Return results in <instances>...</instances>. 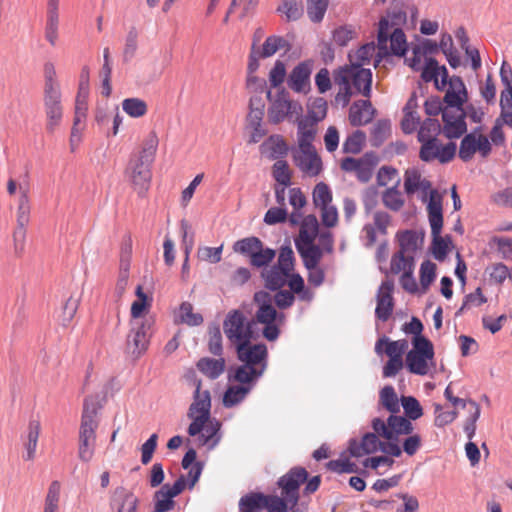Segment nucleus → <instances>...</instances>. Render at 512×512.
<instances>
[{
    "instance_id": "obj_1",
    "label": "nucleus",
    "mask_w": 512,
    "mask_h": 512,
    "mask_svg": "<svg viewBox=\"0 0 512 512\" xmlns=\"http://www.w3.org/2000/svg\"><path fill=\"white\" fill-rule=\"evenodd\" d=\"M407 16L402 10H393L383 16L378 24L377 46L374 42L362 45L358 50L350 52L348 57L350 64L363 67L374 58V66L377 67L382 58L390 54L403 56L408 48L406 36L402 26L406 23Z\"/></svg>"
},
{
    "instance_id": "obj_2",
    "label": "nucleus",
    "mask_w": 512,
    "mask_h": 512,
    "mask_svg": "<svg viewBox=\"0 0 512 512\" xmlns=\"http://www.w3.org/2000/svg\"><path fill=\"white\" fill-rule=\"evenodd\" d=\"M295 270V256L290 245L282 246L279 250L277 263L264 268L261 277L269 290H279L288 285L301 301L309 302L313 293L305 287L304 279Z\"/></svg>"
},
{
    "instance_id": "obj_3",
    "label": "nucleus",
    "mask_w": 512,
    "mask_h": 512,
    "mask_svg": "<svg viewBox=\"0 0 512 512\" xmlns=\"http://www.w3.org/2000/svg\"><path fill=\"white\" fill-rule=\"evenodd\" d=\"M158 141L152 135L145 141L141 150L133 154L124 170V177L139 197L148 192L152 180V164L154 162Z\"/></svg>"
},
{
    "instance_id": "obj_4",
    "label": "nucleus",
    "mask_w": 512,
    "mask_h": 512,
    "mask_svg": "<svg viewBox=\"0 0 512 512\" xmlns=\"http://www.w3.org/2000/svg\"><path fill=\"white\" fill-rule=\"evenodd\" d=\"M334 83L339 87L335 103L345 107L354 93L371 96L372 71L357 65H344L334 72Z\"/></svg>"
},
{
    "instance_id": "obj_5",
    "label": "nucleus",
    "mask_w": 512,
    "mask_h": 512,
    "mask_svg": "<svg viewBox=\"0 0 512 512\" xmlns=\"http://www.w3.org/2000/svg\"><path fill=\"white\" fill-rule=\"evenodd\" d=\"M237 358L242 363L235 369L230 379L238 383L256 382L267 368L268 351L265 344H243L235 348Z\"/></svg>"
},
{
    "instance_id": "obj_6",
    "label": "nucleus",
    "mask_w": 512,
    "mask_h": 512,
    "mask_svg": "<svg viewBox=\"0 0 512 512\" xmlns=\"http://www.w3.org/2000/svg\"><path fill=\"white\" fill-rule=\"evenodd\" d=\"M43 72V105L46 116V130L53 133L63 118L62 93L54 64L46 62Z\"/></svg>"
},
{
    "instance_id": "obj_7",
    "label": "nucleus",
    "mask_w": 512,
    "mask_h": 512,
    "mask_svg": "<svg viewBox=\"0 0 512 512\" xmlns=\"http://www.w3.org/2000/svg\"><path fill=\"white\" fill-rule=\"evenodd\" d=\"M7 191L9 195L16 196L17 203V227L13 233L14 250L17 255H21L25 248L26 226L30 221L31 205H30V183L26 176L22 182L16 183L10 179L7 183Z\"/></svg>"
},
{
    "instance_id": "obj_8",
    "label": "nucleus",
    "mask_w": 512,
    "mask_h": 512,
    "mask_svg": "<svg viewBox=\"0 0 512 512\" xmlns=\"http://www.w3.org/2000/svg\"><path fill=\"white\" fill-rule=\"evenodd\" d=\"M253 325L254 321L249 320L243 311L233 309L227 313L223 321V332L229 344L235 349L256 339Z\"/></svg>"
},
{
    "instance_id": "obj_9",
    "label": "nucleus",
    "mask_w": 512,
    "mask_h": 512,
    "mask_svg": "<svg viewBox=\"0 0 512 512\" xmlns=\"http://www.w3.org/2000/svg\"><path fill=\"white\" fill-rule=\"evenodd\" d=\"M405 364L409 372L427 375L434 367V347L426 337L412 339V349L406 354Z\"/></svg>"
},
{
    "instance_id": "obj_10",
    "label": "nucleus",
    "mask_w": 512,
    "mask_h": 512,
    "mask_svg": "<svg viewBox=\"0 0 512 512\" xmlns=\"http://www.w3.org/2000/svg\"><path fill=\"white\" fill-rule=\"evenodd\" d=\"M211 408V397L208 390H201V382L197 381L194 400L190 405L188 417L192 419L188 427V434L196 436L201 433L203 424L208 422Z\"/></svg>"
},
{
    "instance_id": "obj_11",
    "label": "nucleus",
    "mask_w": 512,
    "mask_h": 512,
    "mask_svg": "<svg viewBox=\"0 0 512 512\" xmlns=\"http://www.w3.org/2000/svg\"><path fill=\"white\" fill-rule=\"evenodd\" d=\"M404 191L408 196L417 194L422 202H427V206L431 203L432 198L438 200L439 205L442 206V196L432 188V183L416 168H409L405 171Z\"/></svg>"
},
{
    "instance_id": "obj_12",
    "label": "nucleus",
    "mask_w": 512,
    "mask_h": 512,
    "mask_svg": "<svg viewBox=\"0 0 512 512\" xmlns=\"http://www.w3.org/2000/svg\"><path fill=\"white\" fill-rule=\"evenodd\" d=\"M427 213L431 227L433 254L436 259L442 260L448 253V241L441 236L443 213L438 200L432 198L431 203L427 206Z\"/></svg>"
},
{
    "instance_id": "obj_13",
    "label": "nucleus",
    "mask_w": 512,
    "mask_h": 512,
    "mask_svg": "<svg viewBox=\"0 0 512 512\" xmlns=\"http://www.w3.org/2000/svg\"><path fill=\"white\" fill-rule=\"evenodd\" d=\"M492 151L489 138L482 133L480 127L466 134L461 140L459 147V158L464 162L470 161L478 152L481 157L487 158Z\"/></svg>"
},
{
    "instance_id": "obj_14",
    "label": "nucleus",
    "mask_w": 512,
    "mask_h": 512,
    "mask_svg": "<svg viewBox=\"0 0 512 512\" xmlns=\"http://www.w3.org/2000/svg\"><path fill=\"white\" fill-rule=\"evenodd\" d=\"M412 420L398 415H390L387 421L375 418L372 421L373 430L386 440L397 439L400 435H410L414 431Z\"/></svg>"
},
{
    "instance_id": "obj_15",
    "label": "nucleus",
    "mask_w": 512,
    "mask_h": 512,
    "mask_svg": "<svg viewBox=\"0 0 512 512\" xmlns=\"http://www.w3.org/2000/svg\"><path fill=\"white\" fill-rule=\"evenodd\" d=\"M153 322L150 319L132 320L131 330L127 335V349L140 357L148 349Z\"/></svg>"
},
{
    "instance_id": "obj_16",
    "label": "nucleus",
    "mask_w": 512,
    "mask_h": 512,
    "mask_svg": "<svg viewBox=\"0 0 512 512\" xmlns=\"http://www.w3.org/2000/svg\"><path fill=\"white\" fill-rule=\"evenodd\" d=\"M295 166L306 177L314 178L323 170V162L315 147L295 148L292 150Z\"/></svg>"
},
{
    "instance_id": "obj_17",
    "label": "nucleus",
    "mask_w": 512,
    "mask_h": 512,
    "mask_svg": "<svg viewBox=\"0 0 512 512\" xmlns=\"http://www.w3.org/2000/svg\"><path fill=\"white\" fill-rule=\"evenodd\" d=\"M303 108L299 102L289 98L288 93L281 91L271 102L268 109V119L273 124H279L287 117H296L302 114Z\"/></svg>"
},
{
    "instance_id": "obj_18",
    "label": "nucleus",
    "mask_w": 512,
    "mask_h": 512,
    "mask_svg": "<svg viewBox=\"0 0 512 512\" xmlns=\"http://www.w3.org/2000/svg\"><path fill=\"white\" fill-rule=\"evenodd\" d=\"M422 143L419 157L424 162L438 160L440 163L451 161L456 154V144L453 142L442 145L437 138L420 141Z\"/></svg>"
},
{
    "instance_id": "obj_19",
    "label": "nucleus",
    "mask_w": 512,
    "mask_h": 512,
    "mask_svg": "<svg viewBox=\"0 0 512 512\" xmlns=\"http://www.w3.org/2000/svg\"><path fill=\"white\" fill-rule=\"evenodd\" d=\"M378 163L373 153H366L360 158L346 157L342 159L340 168L347 173H355L360 182H368L373 175L374 168Z\"/></svg>"
},
{
    "instance_id": "obj_20",
    "label": "nucleus",
    "mask_w": 512,
    "mask_h": 512,
    "mask_svg": "<svg viewBox=\"0 0 512 512\" xmlns=\"http://www.w3.org/2000/svg\"><path fill=\"white\" fill-rule=\"evenodd\" d=\"M308 478V472L303 467H294L278 480L281 495L288 499V502L297 505L299 500V488Z\"/></svg>"
},
{
    "instance_id": "obj_21",
    "label": "nucleus",
    "mask_w": 512,
    "mask_h": 512,
    "mask_svg": "<svg viewBox=\"0 0 512 512\" xmlns=\"http://www.w3.org/2000/svg\"><path fill=\"white\" fill-rule=\"evenodd\" d=\"M442 132L448 139H455L467 131L465 113L461 106H445L442 111Z\"/></svg>"
},
{
    "instance_id": "obj_22",
    "label": "nucleus",
    "mask_w": 512,
    "mask_h": 512,
    "mask_svg": "<svg viewBox=\"0 0 512 512\" xmlns=\"http://www.w3.org/2000/svg\"><path fill=\"white\" fill-rule=\"evenodd\" d=\"M186 487V479L181 475L173 485L164 484L154 493V509L152 512H169L174 509V498L182 493Z\"/></svg>"
},
{
    "instance_id": "obj_23",
    "label": "nucleus",
    "mask_w": 512,
    "mask_h": 512,
    "mask_svg": "<svg viewBox=\"0 0 512 512\" xmlns=\"http://www.w3.org/2000/svg\"><path fill=\"white\" fill-rule=\"evenodd\" d=\"M393 292L394 281L391 279L384 280L377 290L375 316L382 322L388 321L393 313L395 306Z\"/></svg>"
},
{
    "instance_id": "obj_24",
    "label": "nucleus",
    "mask_w": 512,
    "mask_h": 512,
    "mask_svg": "<svg viewBox=\"0 0 512 512\" xmlns=\"http://www.w3.org/2000/svg\"><path fill=\"white\" fill-rule=\"evenodd\" d=\"M99 408L98 403L92 397H87L84 400L79 428L80 439L96 441V429L98 427L97 413Z\"/></svg>"
},
{
    "instance_id": "obj_25",
    "label": "nucleus",
    "mask_w": 512,
    "mask_h": 512,
    "mask_svg": "<svg viewBox=\"0 0 512 512\" xmlns=\"http://www.w3.org/2000/svg\"><path fill=\"white\" fill-rule=\"evenodd\" d=\"M421 79L428 83L434 82L437 90H444L447 86L448 71L445 66H439L434 58H426L421 70Z\"/></svg>"
},
{
    "instance_id": "obj_26",
    "label": "nucleus",
    "mask_w": 512,
    "mask_h": 512,
    "mask_svg": "<svg viewBox=\"0 0 512 512\" xmlns=\"http://www.w3.org/2000/svg\"><path fill=\"white\" fill-rule=\"evenodd\" d=\"M254 301L258 305L255 319L261 324H272L277 319V311L272 305V296L265 291L254 294Z\"/></svg>"
},
{
    "instance_id": "obj_27",
    "label": "nucleus",
    "mask_w": 512,
    "mask_h": 512,
    "mask_svg": "<svg viewBox=\"0 0 512 512\" xmlns=\"http://www.w3.org/2000/svg\"><path fill=\"white\" fill-rule=\"evenodd\" d=\"M375 112L369 100H358L350 106L348 119L354 127L364 126L373 120Z\"/></svg>"
},
{
    "instance_id": "obj_28",
    "label": "nucleus",
    "mask_w": 512,
    "mask_h": 512,
    "mask_svg": "<svg viewBox=\"0 0 512 512\" xmlns=\"http://www.w3.org/2000/svg\"><path fill=\"white\" fill-rule=\"evenodd\" d=\"M447 90L444 95L446 106H461L467 101L468 95L464 82L458 76L447 78Z\"/></svg>"
},
{
    "instance_id": "obj_29",
    "label": "nucleus",
    "mask_w": 512,
    "mask_h": 512,
    "mask_svg": "<svg viewBox=\"0 0 512 512\" xmlns=\"http://www.w3.org/2000/svg\"><path fill=\"white\" fill-rule=\"evenodd\" d=\"M379 436L376 432L366 433L360 442L351 440L349 444L350 454L358 458L381 450L382 442L379 440Z\"/></svg>"
},
{
    "instance_id": "obj_30",
    "label": "nucleus",
    "mask_w": 512,
    "mask_h": 512,
    "mask_svg": "<svg viewBox=\"0 0 512 512\" xmlns=\"http://www.w3.org/2000/svg\"><path fill=\"white\" fill-rule=\"evenodd\" d=\"M60 0H48L47 2V19L45 25V39L52 47H55L59 38V7Z\"/></svg>"
},
{
    "instance_id": "obj_31",
    "label": "nucleus",
    "mask_w": 512,
    "mask_h": 512,
    "mask_svg": "<svg viewBox=\"0 0 512 512\" xmlns=\"http://www.w3.org/2000/svg\"><path fill=\"white\" fill-rule=\"evenodd\" d=\"M317 133V124L304 117H297V148L314 147L313 141Z\"/></svg>"
},
{
    "instance_id": "obj_32",
    "label": "nucleus",
    "mask_w": 512,
    "mask_h": 512,
    "mask_svg": "<svg viewBox=\"0 0 512 512\" xmlns=\"http://www.w3.org/2000/svg\"><path fill=\"white\" fill-rule=\"evenodd\" d=\"M311 65L308 62H301L293 68L289 75V87L298 93L306 92L309 85Z\"/></svg>"
},
{
    "instance_id": "obj_33",
    "label": "nucleus",
    "mask_w": 512,
    "mask_h": 512,
    "mask_svg": "<svg viewBox=\"0 0 512 512\" xmlns=\"http://www.w3.org/2000/svg\"><path fill=\"white\" fill-rule=\"evenodd\" d=\"M41 432V424L37 419H31L27 426V434L23 439L26 453L23 455L25 461H33L36 456V449Z\"/></svg>"
},
{
    "instance_id": "obj_34",
    "label": "nucleus",
    "mask_w": 512,
    "mask_h": 512,
    "mask_svg": "<svg viewBox=\"0 0 512 512\" xmlns=\"http://www.w3.org/2000/svg\"><path fill=\"white\" fill-rule=\"evenodd\" d=\"M318 227V221L315 216L309 215L305 217L301 224L299 235L295 239V246L315 243L318 236Z\"/></svg>"
},
{
    "instance_id": "obj_35",
    "label": "nucleus",
    "mask_w": 512,
    "mask_h": 512,
    "mask_svg": "<svg viewBox=\"0 0 512 512\" xmlns=\"http://www.w3.org/2000/svg\"><path fill=\"white\" fill-rule=\"evenodd\" d=\"M383 346H385L384 352L389 358L402 359L408 348V341L405 339L392 341L384 336L376 342L375 351L377 354L382 353Z\"/></svg>"
},
{
    "instance_id": "obj_36",
    "label": "nucleus",
    "mask_w": 512,
    "mask_h": 512,
    "mask_svg": "<svg viewBox=\"0 0 512 512\" xmlns=\"http://www.w3.org/2000/svg\"><path fill=\"white\" fill-rule=\"evenodd\" d=\"M403 119L401 121V128L404 133L411 134L413 133L420 124V116L417 112V101L414 97H411L404 109H403Z\"/></svg>"
},
{
    "instance_id": "obj_37",
    "label": "nucleus",
    "mask_w": 512,
    "mask_h": 512,
    "mask_svg": "<svg viewBox=\"0 0 512 512\" xmlns=\"http://www.w3.org/2000/svg\"><path fill=\"white\" fill-rule=\"evenodd\" d=\"M255 382L239 383L240 385H231L227 388L223 396V404L227 408H231L245 399L251 391Z\"/></svg>"
},
{
    "instance_id": "obj_38",
    "label": "nucleus",
    "mask_w": 512,
    "mask_h": 512,
    "mask_svg": "<svg viewBox=\"0 0 512 512\" xmlns=\"http://www.w3.org/2000/svg\"><path fill=\"white\" fill-rule=\"evenodd\" d=\"M113 503L117 512H136L139 499L133 492L120 488L115 492Z\"/></svg>"
},
{
    "instance_id": "obj_39",
    "label": "nucleus",
    "mask_w": 512,
    "mask_h": 512,
    "mask_svg": "<svg viewBox=\"0 0 512 512\" xmlns=\"http://www.w3.org/2000/svg\"><path fill=\"white\" fill-rule=\"evenodd\" d=\"M296 249L300 254L303 260V264L306 268H314L318 266L323 257V250L319 245H316L315 243L302 246L298 245Z\"/></svg>"
},
{
    "instance_id": "obj_40",
    "label": "nucleus",
    "mask_w": 512,
    "mask_h": 512,
    "mask_svg": "<svg viewBox=\"0 0 512 512\" xmlns=\"http://www.w3.org/2000/svg\"><path fill=\"white\" fill-rule=\"evenodd\" d=\"M197 368L209 378L216 379L225 369V360L223 358L213 359L205 357L198 361Z\"/></svg>"
},
{
    "instance_id": "obj_41",
    "label": "nucleus",
    "mask_w": 512,
    "mask_h": 512,
    "mask_svg": "<svg viewBox=\"0 0 512 512\" xmlns=\"http://www.w3.org/2000/svg\"><path fill=\"white\" fill-rule=\"evenodd\" d=\"M414 256L397 251L393 254L390 262V272L394 275L414 271Z\"/></svg>"
},
{
    "instance_id": "obj_42",
    "label": "nucleus",
    "mask_w": 512,
    "mask_h": 512,
    "mask_svg": "<svg viewBox=\"0 0 512 512\" xmlns=\"http://www.w3.org/2000/svg\"><path fill=\"white\" fill-rule=\"evenodd\" d=\"M290 48L289 42L284 37L273 35L266 38L259 52L262 58H268L279 50L289 51Z\"/></svg>"
},
{
    "instance_id": "obj_43",
    "label": "nucleus",
    "mask_w": 512,
    "mask_h": 512,
    "mask_svg": "<svg viewBox=\"0 0 512 512\" xmlns=\"http://www.w3.org/2000/svg\"><path fill=\"white\" fill-rule=\"evenodd\" d=\"M175 322L189 326H198L203 322V317L201 314L193 312L191 303L183 302L175 315Z\"/></svg>"
},
{
    "instance_id": "obj_44",
    "label": "nucleus",
    "mask_w": 512,
    "mask_h": 512,
    "mask_svg": "<svg viewBox=\"0 0 512 512\" xmlns=\"http://www.w3.org/2000/svg\"><path fill=\"white\" fill-rule=\"evenodd\" d=\"M277 11L285 16L287 21H297L304 13L302 0H282Z\"/></svg>"
},
{
    "instance_id": "obj_45",
    "label": "nucleus",
    "mask_w": 512,
    "mask_h": 512,
    "mask_svg": "<svg viewBox=\"0 0 512 512\" xmlns=\"http://www.w3.org/2000/svg\"><path fill=\"white\" fill-rule=\"evenodd\" d=\"M267 152L270 159H278L284 157L288 153V146L282 136H270L262 145Z\"/></svg>"
},
{
    "instance_id": "obj_46",
    "label": "nucleus",
    "mask_w": 512,
    "mask_h": 512,
    "mask_svg": "<svg viewBox=\"0 0 512 512\" xmlns=\"http://www.w3.org/2000/svg\"><path fill=\"white\" fill-rule=\"evenodd\" d=\"M60 494V482L57 480L52 481L45 496L43 512H59Z\"/></svg>"
},
{
    "instance_id": "obj_47",
    "label": "nucleus",
    "mask_w": 512,
    "mask_h": 512,
    "mask_svg": "<svg viewBox=\"0 0 512 512\" xmlns=\"http://www.w3.org/2000/svg\"><path fill=\"white\" fill-rule=\"evenodd\" d=\"M267 505L266 495L262 493H250L240 499V510H250L254 512H262Z\"/></svg>"
},
{
    "instance_id": "obj_48",
    "label": "nucleus",
    "mask_w": 512,
    "mask_h": 512,
    "mask_svg": "<svg viewBox=\"0 0 512 512\" xmlns=\"http://www.w3.org/2000/svg\"><path fill=\"white\" fill-rule=\"evenodd\" d=\"M366 135L361 130H356L348 135L342 144V151L346 154H358L363 149Z\"/></svg>"
},
{
    "instance_id": "obj_49",
    "label": "nucleus",
    "mask_w": 512,
    "mask_h": 512,
    "mask_svg": "<svg viewBox=\"0 0 512 512\" xmlns=\"http://www.w3.org/2000/svg\"><path fill=\"white\" fill-rule=\"evenodd\" d=\"M419 246V237L416 232L406 230L399 234V250L408 255H415Z\"/></svg>"
},
{
    "instance_id": "obj_50",
    "label": "nucleus",
    "mask_w": 512,
    "mask_h": 512,
    "mask_svg": "<svg viewBox=\"0 0 512 512\" xmlns=\"http://www.w3.org/2000/svg\"><path fill=\"white\" fill-rule=\"evenodd\" d=\"M381 405L391 413H397L400 410L399 399L394 387L387 385L383 387L379 394Z\"/></svg>"
},
{
    "instance_id": "obj_51",
    "label": "nucleus",
    "mask_w": 512,
    "mask_h": 512,
    "mask_svg": "<svg viewBox=\"0 0 512 512\" xmlns=\"http://www.w3.org/2000/svg\"><path fill=\"white\" fill-rule=\"evenodd\" d=\"M262 244L263 242L257 237H246L236 241L233 245V250L236 253H240L251 258L253 253L261 248Z\"/></svg>"
},
{
    "instance_id": "obj_52",
    "label": "nucleus",
    "mask_w": 512,
    "mask_h": 512,
    "mask_svg": "<svg viewBox=\"0 0 512 512\" xmlns=\"http://www.w3.org/2000/svg\"><path fill=\"white\" fill-rule=\"evenodd\" d=\"M329 0H307V15L313 23H320L327 11Z\"/></svg>"
},
{
    "instance_id": "obj_53",
    "label": "nucleus",
    "mask_w": 512,
    "mask_h": 512,
    "mask_svg": "<svg viewBox=\"0 0 512 512\" xmlns=\"http://www.w3.org/2000/svg\"><path fill=\"white\" fill-rule=\"evenodd\" d=\"M275 256L276 251L274 249L264 247V244H262L261 248L253 253L250 264L255 268H268L267 266L274 260Z\"/></svg>"
},
{
    "instance_id": "obj_54",
    "label": "nucleus",
    "mask_w": 512,
    "mask_h": 512,
    "mask_svg": "<svg viewBox=\"0 0 512 512\" xmlns=\"http://www.w3.org/2000/svg\"><path fill=\"white\" fill-rule=\"evenodd\" d=\"M357 36V29L351 25L339 26L332 33L333 42L340 47L346 46Z\"/></svg>"
},
{
    "instance_id": "obj_55",
    "label": "nucleus",
    "mask_w": 512,
    "mask_h": 512,
    "mask_svg": "<svg viewBox=\"0 0 512 512\" xmlns=\"http://www.w3.org/2000/svg\"><path fill=\"white\" fill-rule=\"evenodd\" d=\"M123 111L130 117L139 118L147 113L148 107L144 100L139 98H127L122 102Z\"/></svg>"
},
{
    "instance_id": "obj_56",
    "label": "nucleus",
    "mask_w": 512,
    "mask_h": 512,
    "mask_svg": "<svg viewBox=\"0 0 512 512\" xmlns=\"http://www.w3.org/2000/svg\"><path fill=\"white\" fill-rule=\"evenodd\" d=\"M327 102L324 98H316L308 106V113L304 117L318 124L327 115Z\"/></svg>"
},
{
    "instance_id": "obj_57",
    "label": "nucleus",
    "mask_w": 512,
    "mask_h": 512,
    "mask_svg": "<svg viewBox=\"0 0 512 512\" xmlns=\"http://www.w3.org/2000/svg\"><path fill=\"white\" fill-rule=\"evenodd\" d=\"M382 201L385 207L392 211H399L405 203L402 193L396 187L384 191Z\"/></svg>"
},
{
    "instance_id": "obj_58",
    "label": "nucleus",
    "mask_w": 512,
    "mask_h": 512,
    "mask_svg": "<svg viewBox=\"0 0 512 512\" xmlns=\"http://www.w3.org/2000/svg\"><path fill=\"white\" fill-rule=\"evenodd\" d=\"M137 300L131 305V317L133 320H140L143 313L150 307V301L147 295L143 292L141 285L136 288Z\"/></svg>"
},
{
    "instance_id": "obj_59",
    "label": "nucleus",
    "mask_w": 512,
    "mask_h": 512,
    "mask_svg": "<svg viewBox=\"0 0 512 512\" xmlns=\"http://www.w3.org/2000/svg\"><path fill=\"white\" fill-rule=\"evenodd\" d=\"M274 179L284 187L291 184V170L286 160H277L272 167Z\"/></svg>"
},
{
    "instance_id": "obj_60",
    "label": "nucleus",
    "mask_w": 512,
    "mask_h": 512,
    "mask_svg": "<svg viewBox=\"0 0 512 512\" xmlns=\"http://www.w3.org/2000/svg\"><path fill=\"white\" fill-rule=\"evenodd\" d=\"M267 505L265 509L268 512H288L293 510L296 506L294 503L288 502V499L284 496L268 495L266 496Z\"/></svg>"
},
{
    "instance_id": "obj_61",
    "label": "nucleus",
    "mask_w": 512,
    "mask_h": 512,
    "mask_svg": "<svg viewBox=\"0 0 512 512\" xmlns=\"http://www.w3.org/2000/svg\"><path fill=\"white\" fill-rule=\"evenodd\" d=\"M442 131V127L438 120L428 118L426 119L418 130V141L427 140L430 138H437L436 136Z\"/></svg>"
},
{
    "instance_id": "obj_62",
    "label": "nucleus",
    "mask_w": 512,
    "mask_h": 512,
    "mask_svg": "<svg viewBox=\"0 0 512 512\" xmlns=\"http://www.w3.org/2000/svg\"><path fill=\"white\" fill-rule=\"evenodd\" d=\"M491 283L501 285L509 276V268L504 263H493L486 268Z\"/></svg>"
},
{
    "instance_id": "obj_63",
    "label": "nucleus",
    "mask_w": 512,
    "mask_h": 512,
    "mask_svg": "<svg viewBox=\"0 0 512 512\" xmlns=\"http://www.w3.org/2000/svg\"><path fill=\"white\" fill-rule=\"evenodd\" d=\"M332 201V193L327 184L320 182L316 184L313 190V202L317 207H325L330 205Z\"/></svg>"
},
{
    "instance_id": "obj_64",
    "label": "nucleus",
    "mask_w": 512,
    "mask_h": 512,
    "mask_svg": "<svg viewBox=\"0 0 512 512\" xmlns=\"http://www.w3.org/2000/svg\"><path fill=\"white\" fill-rule=\"evenodd\" d=\"M401 403L407 418L417 420L423 415V409L419 401L412 396H403Z\"/></svg>"
}]
</instances>
